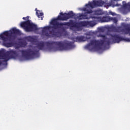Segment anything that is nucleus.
Instances as JSON below:
<instances>
[{"label": "nucleus", "mask_w": 130, "mask_h": 130, "mask_svg": "<svg viewBox=\"0 0 130 130\" xmlns=\"http://www.w3.org/2000/svg\"><path fill=\"white\" fill-rule=\"evenodd\" d=\"M36 46L34 47V51L30 49L27 50H20V52L22 56H24L26 59H31L34 57H36L39 55L40 50H45V45L47 47H52L53 45L58 46L60 50H70L75 48V46L72 42L68 40H64L63 41H48L44 42L41 41L36 44Z\"/></svg>", "instance_id": "obj_1"}, {"label": "nucleus", "mask_w": 130, "mask_h": 130, "mask_svg": "<svg viewBox=\"0 0 130 130\" xmlns=\"http://www.w3.org/2000/svg\"><path fill=\"white\" fill-rule=\"evenodd\" d=\"M73 17H77V15L73 11H69L68 13L60 12L56 18L52 19L50 24L53 25L52 28L59 29L61 30L62 32H64L66 29L64 26H72L77 28V26H78L77 23L78 22H74L73 20H70L69 22H58L57 21H68L69 19H71Z\"/></svg>", "instance_id": "obj_2"}, {"label": "nucleus", "mask_w": 130, "mask_h": 130, "mask_svg": "<svg viewBox=\"0 0 130 130\" xmlns=\"http://www.w3.org/2000/svg\"><path fill=\"white\" fill-rule=\"evenodd\" d=\"M98 37H101L103 40H92L90 41V43H88L86 46V48L90 50V51H93L94 49H98L100 48L101 46L103 45H109L111 43L110 40L107 39V37L104 35H99ZM106 43V44H105Z\"/></svg>", "instance_id": "obj_3"}, {"label": "nucleus", "mask_w": 130, "mask_h": 130, "mask_svg": "<svg viewBox=\"0 0 130 130\" xmlns=\"http://www.w3.org/2000/svg\"><path fill=\"white\" fill-rule=\"evenodd\" d=\"M51 25L52 26H47L43 27L42 30V35L46 36V37H56L57 38L61 37V34L64 31L59 28L52 27L53 24Z\"/></svg>", "instance_id": "obj_4"}, {"label": "nucleus", "mask_w": 130, "mask_h": 130, "mask_svg": "<svg viewBox=\"0 0 130 130\" xmlns=\"http://www.w3.org/2000/svg\"><path fill=\"white\" fill-rule=\"evenodd\" d=\"M16 36H12L11 30L6 31L0 35V38L3 40V44L6 47H13L16 45Z\"/></svg>", "instance_id": "obj_5"}, {"label": "nucleus", "mask_w": 130, "mask_h": 130, "mask_svg": "<svg viewBox=\"0 0 130 130\" xmlns=\"http://www.w3.org/2000/svg\"><path fill=\"white\" fill-rule=\"evenodd\" d=\"M18 56V53L16 51L13 50L5 52V51H0V66H7L8 61L11 58H16Z\"/></svg>", "instance_id": "obj_6"}, {"label": "nucleus", "mask_w": 130, "mask_h": 130, "mask_svg": "<svg viewBox=\"0 0 130 130\" xmlns=\"http://www.w3.org/2000/svg\"><path fill=\"white\" fill-rule=\"evenodd\" d=\"M104 5L106 8H108L109 7L114 8L115 7H120V6H121L120 4L118 3H117L116 4H113V1L111 0L109 3H105V2L102 0H93L92 2L89 3V5H87V6H90V8L94 9V8L97 7H103Z\"/></svg>", "instance_id": "obj_7"}, {"label": "nucleus", "mask_w": 130, "mask_h": 130, "mask_svg": "<svg viewBox=\"0 0 130 130\" xmlns=\"http://www.w3.org/2000/svg\"><path fill=\"white\" fill-rule=\"evenodd\" d=\"M22 19L23 20H27L26 21H22L20 24L21 27L24 28L27 32L38 31L39 29L37 27V25L30 21L29 20V16L23 17Z\"/></svg>", "instance_id": "obj_8"}, {"label": "nucleus", "mask_w": 130, "mask_h": 130, "mask_svg": "<svg viewBox=\"0 0 130 130\" xmlns=\"http://www.w3.org/2000/svg\"><path fill=\"white\" fill-rule=\"evenodd\" d=\"M110 39L112 40L113 43H119L120 41H125V42H130V39L124 38L116 34L110 35Z\"/></svg>", "instance_id": "obj_9"}, {"label": "nucleus", "mask_w": 130, "mask_h": 130, "mask_svg": "<svg viewBox=\"0 0 130 130\" xmlns=\"http://www.w3.org/2000/svg\"><path fill=\"white\" fill-rule=\"evenodd\" d=\"M77 24V29L79 30H82V27H86L87 26H90V27H94L96 23L94 21H80L76 23Z\"/></svg>", "instance_id": "obj_10"}, {"label": "nucleus", "mask_w": 130, "mask_h": 130, "mask_svg": "<svg viewBox=\"0 0 130 130\" xmlns=\"http://www.w3.org/2000/svg\"><path fill=\"white\" fill-rule=\"evenodd\" d=\"M89 3H93V2H88V4L85 5L86 8H84L83 9V11H84L86 14H92V13H93V11L92 10V9L93 8H92L90 5H88Z\"/></svg>", "instance_id": "obj_11"}, {"label": "nucleus", "mask_w": 130, "mask_h": 130, "mask_svg": "<svg viewBox=\"0 0 130 130\" xmlns=\"http://www.w3.org/2000/svg\"><path fill=\"white\" fill-rule=\"evenodd\" d=\"M110 16H104L102 17H96L95 19L97 20H100L102 23H105L107 22H110Z\"/></svg>", "instance_id": "obj_12"}, {"label": "nucleus", "mask_w": 130, "mask_h": 130, "mask_svg": "<svg viewBox=\"0 0 130 130\" xmlns=\"http://www.w3.org/2000/svg\"><path fill=\"white\" fill-rule=\"evenodd\" d=\"M74 39H75V41H76V42H84L87 41V38L84 36L76 37Z\"/></svg>", "instance_id": "obj_13"}, {"label": "nucleus", "mask_w": 130, "mask_h": 130, "mask_svg": "<svg viewBox=\"0 0 130 130\" xmlns=\"http://www.w3.org/2000/svg\"><path fill=\"white\" fill-rule=\"evenodd\" d=\"M10 32L11 33V36H16V35H20L21 34V32L19 29H17L16 28H13L11 30H10ZM14 34V35H13Z\"/></svg>", "instance_id": "obj_14"}, {"label": "nucleus", "mask_w": 130, "mask_h": 130, "mask_svg": "<svg viewBox=\"0 0 130 130\" xmlns=\"http://www.w3.org/2000/svg\"><path fill=\"white\" fill-rule=\"evenodd\" d=\"M24 40H26L28 42H36V39L31 36L25 37Z\"/></svg>", "instance_id": "obj_15"}, {"label": "nucleus", "mask_w": 130, "mask_h": 130, "mask_svg": "<svg viewBox=\"0 0 130 130\" xmlns=\"http://www.w3.org/2000/svg\"><path fill=\"white\" fill-rule=\"evenodd\" d=\"M122 32H123L124 34L127 35L130 32V27L129 26H125L124 29H122Z\"/></svg>", "instance_id": "obj_16"}, {"label": "nucleus", "mask_w": 130, "mask_h": 130, "mask_svg": "<svg viewBox=\"0 0 130 130\" xmlns=\"http://www.w3.org/2000/svg\"><path fill=\"white\" fill-rule=\"evenodd\" d=\"M77 19L79 20H86L87 18H86V15L84 14H79V16L77 17Z\"/></svg>", "instance_id": "obj_17"}, {"label": "nucleus", "mask_w": 130, "mask_h": 130, "mask_svg": "<svg viewBox=\"0 0 130 130\" xmlns=\"http://www.w3.org/2000/svg\"><path fill=\"white\" fill-rule=\"evenodd\" d=\"M88 13H85V15L86 16V20H90V19H96V17L95 16H92L91 15L89 14L88 15Z\"/></svg>", "instance_id": "obj_18"}, {"label": "nucleus", "mask_w": 130, "mask_h": 130, "mask_svg": "<svg viewBox=\"0 0 130 130\" xmlns=\"http://www.w3.org/2000/svg\"><path fill=\"white\" fill-rule=\"evenodd\" d=\"M35 11H36V15L39 18H40L43 16V13L40 12V11L39 10H37V8H36Z\"/></svg>", "instance_id": "obj_19"}, {"label": "nucleus", "mask_w": 130, "mask_h": 130, "mask_svg": "<svg viewBox=\"0 0 130 130\" xmlns=\"http://www.w3.org/2000/svg\"><path fill=\"white\" fill-rule=\"evenodd\" d=\"M122 4H123V7L124 8H126V7H128V11H129V12H130V3H128V4L125 3V1H123L122 2Z\"/></svg>", "instance_id": "obj_20"}, {"label": "nucleus", "mask_w": 130, "mask_h": 130, "mask_svg": "<svg viewBox=\"0 0 130 130\" xmlns=\"http://www.w3.org/2000/svg\"><path fill=\"white\" fill-rule=\"evenodd\" d=\"M94 15H102V11L101 10H98L94 11Z\"/></svg>", "instance_id": "obj_21"}, {"label": "nucleus", "mask_w": 130, "mask_h": 130, "mask_svg": "<svg viewBox=\"0 0 130 130\" xmlns=\"http://www.w3.org/2000/svg\"><path fill=\"white\" fill-rule=\"evenodd\" d=\"M112 21L113 23L116 24L118 22L117 18L116 17H110V22Z\"/></svg>", "instance_id": "obj_22"}, {"label": "nucleus", "mask_w": 130, "mask_h": 130, "mask_svg": "<svg viewBox=\"0 0 130 130\" xmlns=\"http://www.w3.org/2000/svg\"><path fill=\"white\" fill-rule=\"evenodd\" d=\"M109 29L111 30V31H117V28H116V27L114 26H112L110 27Z\"/></svg>", "instance_id": "obj_23"}, {"label": "nucleus", "mask_w": 130, "mask_h": 130, "mask_svg": "<svg viewBox=\"0 0 130 130\" xmlns=\"http://www.w3.org/2000/svg\"><path fill=\"white\" fill-rule=\"evenodd\" d=\"M99 30L101 32H104V29L103 28H100Z\"/></svg>", "instance_id": "obj_24"}, {"label": "nucleus", "mask_w": 130, "mask_h": 130, "mask_svg": "<svg viewBox=\"0 0 130 130\" xmlns=\"http://www.w3.org/2000/svg\"><path fill=\"white\" fill-rule=\"evenodd\" d=\"M119 1L121 0H111V1L113 2V4H114V2H119Z\"/></svg>", "instance_id": "obj_25"}, {"label": "nucleus", "mask_w": 130, "mask_h": 130, "mask_svg": "<svg viewBox=\"0 0 130 130\" xmlns=\"http://www.w3.org/2000/svg\"><path fill=\"white\" fill-rule=\"evenodd\" d=\"M41 20H43V18L41 17Z\"/></svg>", "instance_id": "obj_26"}, {"label": "nucleus", "mask_w": 130, "mask_h": 130, "mask_svg": "<svg viewBox=\"0 0 130 130\" xmlns=\"http://www.w3.org/2000/svg\"><path fill=\"white\" fill-rule=\"evenodd\" d=\"M128 35H129V36H130V32H129V34H128Z\"/></svg>", "instance_id": "obj_27"}, {"label": "nucleus", "mask_w": 130, "mask_h": 130, "mask_svg": "<svg viewBox=\"0 0 130 130\" xmlns=\"http://www.w3.org/2000/svg\"><path fill=\"white\" fill-rule=\"evenodd\" d=\"M90 38H87V39H90Z\"/></svg>", "instance_id": "obj_28"}, {"label": "nucleus", "mask_w": 130, "mask_h": 130, "mask_svg": "<svg viewBox=\"0 0 130 130\" xmlns=\"http://www.w3.org/2000/svg\"><path fill=\"white\" fill-rule=\"evenodd\" d=\"M25 45H26V44H27V43H26V42H25Z\"/></svg>", "instance_id": "obj_29"}]
</instances>
